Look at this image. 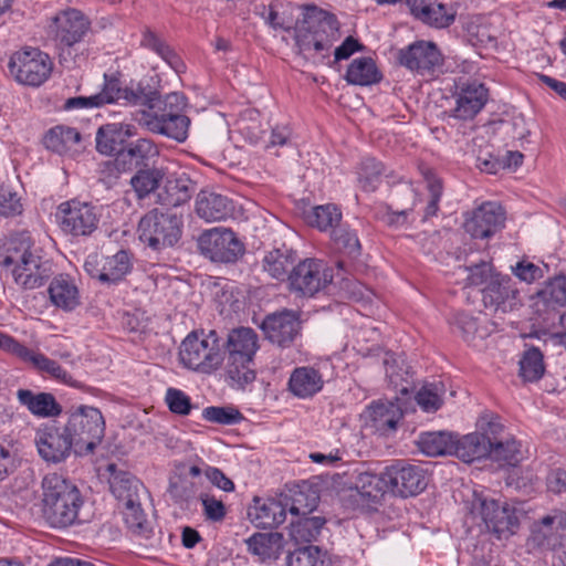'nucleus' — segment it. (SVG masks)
<instances>
[{
  "instance_id": "obj_36",
  "label": "nucleus",
  "mask_w": 566,
  "mask_h": 566,
  "mask_svg": "<svg viewBox=\"0 0 566 566\" xmlns=\"http://www.w3.org/2000/svg\"><path fill=\"white\" fill-rule=\"evenodd\" d=\"M245 543L249 552L262 562L274 560L283 548V536L280 533H255Z\"/></svg>"
},
{
  "instance_id": "obj_52",
  "label": "nucleus",
  "mask_w": 566,
  "mask_h": 566,
  "mask_svg": "<svg viewBox=\"0 0 566 566\" xmlns=\"http://www.w3.org/2000/svg\"><path fill=\"white\" fill-rule=\"evenodd\" d=\"M426 11L421 22L437 29L450 27L457 17V10L453 7L440 2L429 3Z\"/></svg>"
},
{
  "instance_id": "obj_22",
  "label": "nucleus",
  "mask_w": 566,
  "mask_h": 566,
  "mask_svg": "<svg viewBox=\"0 0 566 566\" xmlns=\"http://www.w3.org/2000/svg\"><path fill=\"white\" fill-rule=\"evenodd\" d=\"M136 135L134 125L111 123L102 125L96 132V150L99 154L125 156L127 139Z\"/></svg>"
},
{
  "instance_id": "obj_57",
  "label": "nucleus",
  "mask_w": 566,
  "mask_h": 566,
  "mask_svg": "<svg viewBox=\"0 0 566 566\" xmlns=\"http://www.w3.org/2000/svg\"><path fill=\"white\" fill-rule=\"evenodd\" d=\"M165 403L169 411L177 416H188L195 406L190 397L181 389L169 387L165 394Z\"/></svg>"
},
{
  "instance_id": "obj_51",
  "label": "nucleus",
  "mask_w": 566,
  "mask_h": 566,
  "mask_svg": "<svg viewBox=\"0 0 566 566\" xmlns=\"http://www.w3.org/2000/svg\"><path fill=\"white\" fill-rule=\"evenodd\" d=\"M494 461L515 467L522 461L521 444L515 439L492 441V451L489 453Z\"/></svg>"
},
{
  "instance_id": "obj_7",
  "label": "nucleus",
  "mask_w": 566,
  "mask_h": 566,
  "mask_svg": "<svg viewBox=\"0 0 566 566\" xmlns=\"http://www.w3.org/2000/svg\"><path fill=\"white\" fill-rule=\"evenodd\" d=\"M138 233L139 239L154 250L172 247L181 238V216L153 209L140 219Z\"/></svg>"
},
{
  "instance_id": "obj_50",
  "label": "nucleus",
  "mask_w": 566,
  "mask_h": 566,
  "mask_svg": "<svg viewBox=\"0 0 566 566\" xmlns=\"http://www.w3.org/2000/svg\"><path fill=\"white\" fill-rule=\"evenodd\" d=\"M545 371L543 354L536 347L527 349L520 360V375L526 381H535L542 378Z\"/></svg>"
},
{
  "instance_id": "obj_26",
  "label": "nucleus",
  "mask_w": 566,
  "mask_h": 566,
  "mask_svg": "<svg viewBox=\"0 0 566 566\" xmlns=\"http://www.w3.org/2000/svg\"><path fill=\"white\" fill-rule=\"evenodd\" d=\"M248 517L255 527L272 528L285 521V506L282 500L254 497L248 509Z\"/></svg>"
},
{
  "instance_id": "obj_6",
  "label": "nucleus",
  "mask_w": 566,
  "mask_h": 566,
  "mask_svg": "<svg viewBox=\"0 0 566 566\" xmlns=\"http://www.w3.org/2000/svg\"><path fill=\"white\" fill-rule=\"evenodd\" d=\"M179 356L186 367L206 374L218 369L224 359L216 331L201 337L196 332L190 333L181 343Z\"/></svg>"
},
{
  "instance_id": "obj_54",
  "label": "nucleus",
  "mask_w": 566,
  "mask_h": 566,
  "mask_svg": "<svg viewBox=\"0 0 566 566\" xmlns=\"http://www.w3.org/2000/svg\"><path fill=\"white\" fill-rule=\"evenodd\" d=\"M545 303L552 305L566 304V276H555L545 283L544 287L537 292Z\"/></svg>"
},
{
  "instance_id": "obj_11",
  "label": "nucleus",
  "mask_w": 566,
  "mask_h": 566,
  "mask_svg": "<svg viewBox=\"0 0 566 566\" xmlns=\"http://www.w3.org/2000/svg\"><path fill=\"white\" fill-rule=\"evenodd\" d=\"M199 249L213 262L232 263L244 253L243 243L231 229L213 228L199 237Z\"/></svg>"
},
{
  "instance_id": "obj_28",
  "label": "nucleus",
  "mask_w": 566,
  "mask_h": 566,
  "mask_svg": "<svg viewBox=\"0 0 566 566\" xmlns=\"http://www.w3.org/2000/svg\"><path fill=\"white\" fill-rule=\"evenodd\" d=\"M533 534L541 546L552 549L560 546L566 536V513L556 512L554 515L544 516L535 524Z\"/></svg>"
},
{
  "instance_id": "obj_10",
  "label": "nucleus",
  "mask_w": 566,
  "mask_h": 566,
  "mask_svg": "<svg viewBox=\"0 0 566 566\" xmlns=\"http://www.w3.org/2000/svg\"><path fill=\"white\" fill-rule=\"evenodd\" d=\"M290 289L303 296H313L333 281L332 271L319 260L305 259L287 275Z\"/></svg>"
},
{
  "instance_id": "obj_30",
  "label": "nucleus",
  "mask_w": 566,
  "mask_h": 566,
  "mask_svg": "<svg viewBox=\"0 0 566 566\" xmlns=\"http://www.w3.org/2000/svg\"><path fill=\"white\" fill-rule=\"evenodd\" d=\"M17 399L33 416L39 418H53L62 413V406L50 392H33L30 389H19Z\"/></svg>"
},
{
  "instance_id": "obj_2",
  "label": "nucleus",
  "mask_w": 566,
  "mask_h": 566,
  "mask_svg": "<svg viewBox=\"0 0 566 566\" xmlns=\"http://www.w3.org/2000/svg\"><path fill=\"white\" fill-rule=\"evenodd\" d=\"M1 264L10 271L15 284L23 290L43 286L53 274L52 262L35 249L29 232L10 237Z\"/></svg>"
},
{
  "instance_id": "obj_16",
  "label": "nucleus",
  "mask_w": 566,
  "mask_h": 566,
  "mask_svg": "<svg viewBox=\"0 0 566 566\" xmlns=\"http://www.w3.org/2000/svg\"><path fill=\"white\" fill-rule=\"evenodd\" d=\"M399 63L422 76L431 75L442 65V55L433 42L416 41L399 51Z\"/></svg>"
},
{
  "instance_id": "obj_61",
  "label": "nucleus",
  "mask_w": 566,
  "mask_h": 566,
  "mask_svg": "<svg viewBox=\"0 0 566 566\" xmlns=\"http://www.w3.org/2000/svg\"><path fill=\"white\" fill-rule=\"evenodd\" d=\"M199 497L207 521L219 523L224 520L227 507L221 500L208 493H201Z\"/></svg>"
},
{
  "instance_id": "obj_18",
  "label": "nucleus",
  "mask_w": 566,
  "mask_h": 566,
  "mask_svg": "<svg viewBox=\"0 0 566 566\" xmlns=\"http://www.w3.org/2000/svg\"><path fill=\"white\" fill-rule=\"evenodd\" d=\"M125 99L127 103H142L145 99L143 92L132 88H120L116 80L105 82L103 90L91 96H76L66 99L65 108H92Z\"/></svg>"
},
{
  "instance_id": "obj_35",
  "label": "nucleus",
  "mask_w": 566,
  "mask_h": 566,
  "mask_svg": "<svg viewBox=\"0 0 566 566\" xmlns=\"http://www.w3.org/2000/svg\"><path fill=\"white\" fill-rule=\"evenodd\" d=\"M385 471L381 474L363 472L358 474L355 490L363 503H377L389 491V484L385 480Z\"/></svg>"
},
{
  "instance_id": "obj_41",
  "label": "nucleus",
  "mask_w": 566,
  "mask_h": 566,
  "mask_svg": "<svg viewBox=\"0 0 566 566\" xmlns=\"http://www.w3.org/2000/svg\"><path fill=\"white\" fill-rule=\"evenodd\" d=\"M325 518L321 516H296L290 523V536L295 542H312L319 535Z\"/></svg>"
},
{
  "instance_id": "obj_33",
  "label": "nucleus",
  "mask_w": 566,
  "mask_h": 566,
  "mask_svg": "<svg viewBox=\"0 0 566 566\" xmlns=\"http://www.w3.org/2000/svg\"><path fill=\"white\" fill-rule=\"evenodd\" d=\"M368 418L376 431L382 436H388L396 431L397 424L402 418V412L394 402L378 401L369 406Z\"/></svg>"
},
{
  "instance_id": "obj_23",
  "label": "nucleus",
  "mask_w": 566,
  "mask_h": 566,
  "mask_svg": "<svg viewBox=\"0 0 566 566\" xmlns=\"http://www.w3.org/2000/svg\"><path fill=\"white\" fill-rule=\"evenodd\" d=\"M195 212L207 222H219L231 218L234 207L228 197L214 191L201 190L195 200Z\"/></svg>"
},
{
  "instance_id": "obj_5",
  "label": "nucleus",
  "mask_w": 566,
  "mask_h": 566,
  "mask_svg": "<svg viewBox=\"0 0 566 566\" xmlns=\"http://www.w3.org/2000/svg\"><path fill=\"white\" fill-rule=\"evenodd\" d=\"M65 429L75 443V453H92L105 434V420L99 409L81 405L69 411Z\"/></svg>"
},
{
  "instance_id": "obj_29",
  "label": "nucleus",
  "mask_w": 566,
  "mask_h": 566,
  "mask_svg": "<svg viewBox=\"0 0 566 566\" xmlns=\"http://www.w3.org/2000/svg\"><path fill=\"white\" fill-rule=\"evenodd\" d=\"M51 303L65 312L80 305V291L75 281L66 274H59L51 281L48 289Z\"/></svg>"
},
{
  "instance_id": "obj_55",
  "label": "nucleus",
  "mask_w": 566,
  "mask_h": 566,
  "mask_svg": "<svg viewBox=\"0 0 566 566\" xmlns=\"http://www.w3.org/2000/svg\"><path fill=\"white\" fill-rule=\"evenodd\" d=\"M385 366L389 384L400 394H408L409 388L405 384H408L409 370L403 361H399L397 358L386 359Z\"/></svg>"
},
{
  "instance_id": "obj_17",
  "label": "nucleus",
  "mask_w": 566,
  "mask_h": 566,
  "mask_svg": "<svg viewBox=\"0 0 566 566\" xmlns=\"http://www.w3.org/2000/svg\"><path fill=\"white\" fill-rule=\"evenodd\" d=\"M505 210L497 202L488 201L474 209L465 219V231L475 239H485L504 228Z\"/></svg>"
},
{
  "instance_id": "obj_44",
  "label": "nucleus",
  "mask_w": 566,
  "mask_h": 566,
  "mask_svg": "<svg viewBox=\"0 0 566 566\" xmlns=\"http://www.w3.org/2000/svg\"><path fill=\"white\" fill-rule=\"evenodd\" d=\"M135 92H143L145 99H143L142 103H133L134 105H148L149 111L154 112L157 111L158 113L161 112H175L177 114H180V112L186 106V98L184 95L179 93H170L165 96L164 99H161L159 96H157V93H150L146 94L143 90L138 88Z\"/></svg>"
},
{
  "instance_id": "obj_62",
  "label": "nucleus",
  "mask_w": 566,
  "mask_h": 566,
  "mask_svg": "<svg viewBox=\"0 0 566 566\" xmlns=\"http://www.w3.org/2000/svg\"><path fill=\"white\" fill-rule=\"evenodd\" d=\"M467 285L468 286H480L488 285L493 277L496 276V272L493 271V266L489 262H481L467 268Z\"/></svg>"
},
{
  "instance_id": "obj_53",
  "label": "nucleus",
  "mask_w": 566,
  "mask_h": 566,
  "mask_svg": "<svg viewBox=\"0 0 566 566\" xmlns=\"http://www.w3.org/2000/svg\"><path fill=\"white\" fill-rule=\"evenodd\" d=\"M332 239L336 248L349 258L360 254V242L357 233L347 226L340 224L332 231Z\"/></svg>"
},
{
  "instance_id": "obj_1",
  "label": "nucleus",
  "mask_w": 566,
  "mask_h": 566,
  "mask_svg": "<svg viewBox=\"0 0 566 566\" xmlns=\"http://www.w3.org/2000/svg\"><path fill=\"white\" fill-rule=\"evenodd\" d=\"M41 513L53 528H67L82 524L84 497L80 489L69 479L57 473H49L41 483Z\"/></svg>"
},
{
  "instance_id": "obj_3",
  "label": "nucleus",
  "mask_w": 566,
  "mask_h": 566,
  "mask_svg": "<svg viewBox=\"0 0 566 566\" xmlns=\"http://www.w3.org/2000/svg\"><path fill=\"white\" fill-rule=\"evenodd\" d=\"M339 38V23L334 14L315 6L305 8L303 23L295 36L304 59L311 60L313 64L324 63Z\"/></svg>"
},
{
  "instance_id": "obj_60",
  "label": "nucleus",
  "mask_w": 566,
  "mask_h": 566,
  "mask_svg": "<svg viewBox=\"0 0 566 566\" xmlns=\"http://www.w3.org/2000/svg\"><path fill=\"white\" fill-rule=\"evenodd\" d=\"M22 203L17 192L0 184V214L13 217L22 213Z\"/></svg>"
},
{
  "instance_id": "obj_56",
  "label": "nucleus",
  "mask_w": 566,
  "mask_h": 566,
  "mask_svg": "<svg viewBox=\"0 0 566 566\" xmlns=\"http://www.w3.org/2000/svg\"><path fill=\"white\" fill-rule=\"evenodd\" d=\"M384 166L375 158H366L363 160L359 170V184L366 191H374L382 175Z\"/></svg>"
},
{
  "instance_id": "obj_25",
  "label": "nucleus",
  "mask_w": 566,
  "mask_h": 566,
  "mask_svg": "<svg viewBox=\"0 0 566 566\" xmlns=\"http://www.w3.org/2000/svg\"><path fill=\"white\" fill-rule=\"evenodd\" d=\"M518 292L512 279L500 273L482 289V300L485 307L506 312L512 310Z\"/></svg>"
},
{
  "instance_id": "obj_13",
  "label": "nucleus",
  "mask_w": 566,
  "mask_h": 566,
  "mask_svg": "<svg viewBox=\"0 0 566 566\" xmlns=\"http://www.w3.org/2000/svg\"><path fill=\"white\" fill-rule=\"evenodd\" d=\"M473 512L481 517L486 528L496 534L499 538L514 534L518 525L515 509L507 503L493 499L476 497L473 503Z\"/></svg>"
},
{
  "instance_id": "obj_39",
  "label": "nucleus",
  "mask_w": 566,
  "mask_h": 566,
  "mask_svg": "<svg viewBox=\"0 0 566 566\" xmlns=\"http://www.w3.org/2000/svg\"><path fill=\"white\" fill-rule=\"evenodd\" d=\"M345 78L350 84L366 86L378 83L381 80V74L374 60L364 56L355 59L349 64Z\"/></svg>"
},
{
  "instance_id": "obj_27",
  "label": "nucleus",
  "mask_w": 566,
  "mask_h": 566,
  "mask_svg": "<svg viewBox=\"0 0 566 566\" xmlns=\"http://www.w3.org/2000/svg\"><path fill=\"white\" fill-rule=\"evenodd\" d=\"M492 451V440L484 433H470L461 439L453 437L451 454L465 463H471L489 457Z\"/></svg>"
},
{
  "instance_id": "obj_49",
  "label": "nucleus",
  "mask_w": 566,
  "mask_h": 566,
  "mask_svg": "<svg viewBox=\"0 0 566 566\" xmlns=\"http://www.w3.org/2000/svg\"><path fill=\"white\" fill-rule=\"evenodd\" d=\"M287 566H328L326 554L314 545L300 547L286 557Z\"/></svg>"
},
{
  "instance_id": "obj_34",
  "label": "nucleus",
  "mask_w": 566,
  "mask_h": 566,
  "mask_svg": "<svg viewBox=\"0 0 566 566\" xmlns=\"http://www.w3.org/2000/svg\"><path fill=\"white\" fill-rule=\"evenodd\" d=\"M297 261V253L286 245L273 249L263 259V270L273 279L284 280Z\"/></svg>"
},
{
  "instance_id": "obj_58",
  "label": "nucleus",
  "mask_w": 566,
  "mask_h": 566,
  "mask_svg": "<svg viewBox=\"0 0 566 566\" xmlns=\"http://www.w3.org/2000/svg\"><path fill=\"white\" fill-rule=\"evenodd\" d=\"M159 154L157 146L153 140L147 138H139L130 143L125 148V156L139 165L146 160L157 157Z\"/></svg>"
},
{
  "instance_id": "obj_31",
  "label": "nucleus",
  "mask_w": 566,
  "mask_h": 566,
  "mask_svg": "<svg viewBox=\"0 0 566 566\" xmlns=\"http://www.w3.org/2000/svg\"><path fill=\"white\" fill-rule=\"evenodd\" d=\"M164 179V186L157 192L161 206L178 207L191 198L193 186L188 177L171 175Z\"/></svg>"
},
{
  "instance_id": "obj_32",
  "label": "nucleus",
  "mask_w": 566,
  "mask_h": 566,
  "mask_svg": "<svg viewBox=\"0 0 566 566\" xmlns=\"http://www.w3.org/2000/svg\"><path fill=\"white\" fill-rule=\"evenodd\" d=\"M324 385L321 373L310 366L295 368L289 379V389L298 398H310L322 390Z\"/></svg>"
},
{
  "instance_id": "obj_9",
  "label": "nucleus",
  "mask_w": 566,
  "mask_h": 566,
  "mask_svg": "<svg viewBox=\"0 0 566 566\" xmlns=\"http://www.w3.org/2000/svg\"><path fill=\"white\" fill-rule=\"evenodd\" d=\"M8 67L17 82L40 86L50 77L53 63L46 53L31 48L13 53Z\"/></svg>"
},
{
  "instance_id": "obj_21",
  "label": "nucleus",
  "mask_w": 566,
  "mask_h": 566,
  "mask_svg": "<svg viewBox=\"0 0 566 566\" xmlns=\"http://www.w3.org/2000/svg\"><path fill=\"white\" fill-rule=\"evenodd\" d=\"M488 93L482 83H467L457 93L455 106L450 111V116L461 120L474 118L486 104Z\"/></svg>"
},
{
  "instance_id": "obj_40",
  "label": "nucleus",
  "mask_w": 566,
  "mask_h": 566,
  "mask_svg": "<svg viewBox=\"0 0 566 566\" xmlns=\"http://www.w3.org/2000/svg\"><path fill=\"white\" fill-rule=\"evenodd\" d=\"M81 140V134L69 126H55L44 136V145L48 149L60 155L70 151Z\"/></svg>"
},
{
  "instance_id": "obj_47",
  "label": "nucleus",
  "mask_w": 566,
  "mask_h": 566,
  "mask_svg": "<svg viewBox=\"0 0 566 566\" xmlns=\"http://www.w3.org/2000/svg\"><path fill=\"white\" fill-rule=\"evenodd\" d=\"M444 392L442 381L426 382L417 392L416 400L423 411L434 412L442 406Z\"/></svg>"
},
{
  "instance_id": "obj_59",
  "label": "nucleus",
  "mask_w": 566,
  "mask_h": 566,
  "mask_svg": "<svg viewBox=\"0 0 566 566\" xmlns=\"http://www.w3.org/2000/svg\"><path fill=\"white\" fill-rule=\"evenodd\" d=\"M202 418L212 423L235 424L243 419V416L233 407L211 406L202 410Z\"/></svg>"
},
{
  "instance_id": "obj_12",
  "label": "nucleus",
  "mask_w": 566,
  "mask_h": 566,
  "mask_svg": "<svg viewBox=\"0 0 566 566\" xmlns=\"http://www.w3.org/2000/svg\"><path fill=\"white\" fill-rule=\"evenodd\" d=\"M389 491L400 497L416 496L428 485L427 471L417 464L397 461L385 469Z\"/></svg>"
},
{
  "instance_id": "obj_37",
  "label": "nucleus",
  "mask_w": 566,
  "mask_h": 566,
  "mask_svg": "<svg viewBox=\"0 0 566 566\" xmlns=\"http://www.w3.org/2000/svg\"><path fill=\"white\" fill-rule=\"evenodd\" d=\"M109 489L113 495L124 504L140 501L143 483L128 472H114L109 478Z\"/></svg>"
},
{
  "instance_id": "obj_19",
  "label": "nucleus",
  "mask_w": 566,
  "mask_h": 566,
  "mask_svg": "<svg viewBox=\"0 0 566 566\" xmlns=\"http://www.w3.org/2000/svg\"><path fill=\"white\" fill-rule=\"evenodd\" d=\"M139 123L148 130L184 142L188 136L190 119L175 112H144Z\"/></svg>"
},
{
  "instance_id": "obj_45",
  "label": "nucleus",
  "mask_w": 566,
  "mask_h": 566,
  "mask_svg": "<svg viewBox=\"0 0 566 566\" xmlns=\"http://www.w3.org/2000/svg\"><path fill=\"white\" fill-rule=\"evenodd\" d=\"M123 515L127 527L134 534L144 538L150 537L153 530L140 506V501L124 504Z\"/></svg>"
},
{
  "instance_id": "obj_63",
  "label": "nucleus",
  "mask_w": 566,
  "mask_h": 566,
  "mask_svg": "<svg viewBox=\"0 0 566 566\" xmlns=\"http://www.w3.org/2000/svg\"><path fill=\"white\" fill-rule=\"evenodd\" d=\"M168 492L176 503L187 502L196 494L195 484L185 476H176L170 480Z\"/></svg>"
},
{
  "instance_id": "obj_14",
  "label": "nucleus",
  "mask_w": 566,
  "mask_h": 566,
  "mask_svg": "<svg viewBox=\"0 0 566 566\" xmlns=\"http://www.w3.org/2000/svg\"><path fill=\"white\" fill-rule=\"evenodd\" d=\"M265 338L282 348L291 347L301 335L302 321L298 312L282 310L269 314L260 325Z\"/></svg>"
},
{
  "instance_id": "obj_38",
  "label": "nucleus",
  "mask_w": 566,
  "mask_h": 566,
  "mask_svg": "<svg viewBox=\"0 0 566 566\" xmlns=\"http://www.w3.org/2000/svg\"><path fill=\"white\" fill-rule=\"evenodd\" d=\"M453 437L447 431L422 432L417 439L419 450L428 457L451 454Z\"/></svg>"
},
{
  "instance_id": "obj_8",
  "label": "nucleus",
  "mask_w": 566,
  "mask_h": 566,
  "mask_svg": "<svg viewBox=\"0 0 566 566\" xmlns=\"http://www.w3.org/2000/svg\"><path fill=\"white\" fill-rule=\"evenodd\" d=\"M56 217L62 231L72 237H91L101 222V209L90 202L69 200L57 208Z\"/></svg>"
},
{
  "instance_id": "obj_43",
  "label": "nucleus",
  "mask_w": 566,
  "mask_h": 566,
  "mask_svg": "<svg viewBox=\"0 0 566 566\" xmlns=\"http://www.w3.org/2000/svg\"><path fill=\"white\" fill-rule=\"evenodd\" d=\"M282 500L285 513L289 511L292 517L310 515L318 505V495L314 491H297Z\"/></svg>"
},
{
  "instance_id": "obj_64",
  "label": "nucleus",
  "mask_w": 566,
  "mask_h": 566,
  "mask_svg": "<svg viewBox=\"0 0 566 566\" xmlns=\"http://www.w3.org/2000/svg\"><path fill=\"white\" fill-rule=\"evenodd\" d=\"M452 324L460 332L465 342L473 340L478 335L483 337V335L480 334L476 318L464 312L457 313L453 316Z\"/></svg>"
},
{
  "instance_id": "obj_20",
  "label": "nucleus",
  "mask_w": 566,
  "mask_h": 566,
  "mask_svg": "<svg viewBox=\"0 0 566 566\" xmlns=\"http://www.w3.org/2000/svg\"><path fill=\"white\" fill-rule=\"evenodd\" d=\"M55 40L62 46L81 42L90 30V21L76 9H66L53 18Z\"/></svg>"
},
{
  "instance_id": "obj_48",
  "label": "nucleus",
  "mask_w": 566,
  "mask_h": 566,
  "mask_svg": "<svg viewBox=\"0 0 566 566\" xmlns=\"http://www.w3.org/2000/svg\"><path fill=\"white\" fill-rule=\"evenodd\" d=\"M165 172L158 168L140 169L132 179L130 184L138 198L148 196L151 191L159 189L164 181Z\"/></svg>"
},
{
  "instance_id": "obj_42",
  "label": "nucleus",
  "mask_w": 566,
  "mask_h": 566,
  "mask_svg": "<svg viewBox=\"0 0 566 566\" xmlns=\"http://www.w3.org/2000/svg\"><path fill=\"white\" fill-rule=\"evenodd\" d=\"M130 269V258L124 250L118 251L114 255L105 256L102 259V282L108 284L117 283Z\"/></svg>"
},
{
  "instance_id": "obj_15",
  "label": "nucleus",
  "mask_w": 566,
  "mask_h": 566,
  "mask_svg": "<svg viewBox=\"0 0 566 566\" xmlns=\"http://www.w3.org/2000/svg\"><path fill=\"white\" fill-rule=\"evenodd\" d=\"M35 446L40 457L46 462L59 463L64 461L75 443L65 427L44 426L36 431Z\"/></svg>"
},
{
  "instance_id": "obj_46",
  "label": "nucleus",
  "mask_w": 566,
  "mask_h": 566,
  "mask_svg": "<svg viewBox=\"0 0 566 566\" xmlns=\"http://www.w3.org/2000/svg\"><path fill=\"white\" fill-rule=\"evenodd\" d=\"M306 220L321 231L334 230L340 226L342 212L334 205L317 206L307 214Z\"/></svg>"
},
{
  "instance_id": "obj_24",
  "label": "nucleus",
  "mask_w": 566,
  "mask_h": 566,
  "mask_svg": "<svg viewBox=\"0 0 566 566\" xmlns=\"http://www.w3.org/2000/svg\"><path fill=\"white\" fill-rule=\"evenodd\" d=\"M14 357L38 373L46 374L63 384L78 387V382L57 361L46 357L39 350L27 347L22 343Z\"/></svg>"
},
{
  "instance_id": "obj_4",
  "label": "nucleus",
  "mask_w": 566,
  "mask_h": 566,
  "mask_svg": "<svg viewBox=\"0 0 566 566\" xmlns=\"http://www.w3.org/2000/svg\"><path fill=\"white\" fill-rule=\"evenodd\" d=\"M227 354V375L240 388L255 380L254 356L260 348L259 336L250 327H237L222 344Z\"/></svg>"
}]
</instances>
